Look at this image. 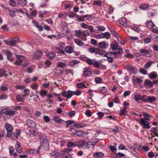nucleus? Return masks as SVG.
<instances>
[{
    "mask_svg": "<svg viewBox=\"0 0 158 158\" xmlns=\"http://www.w3.org/2000/svg\"><path fill=\"white\" fill-rule=\"evenodd\" d=\"M142 113L144 116V117L140 119L139 122V123L143 126V128H150L151 127L149 125L150 123L148 121L149 120V118H152V116L145 112H143Z\"/></svg>",
    "mask_w": 158,
    "mask_h": 158,
    "instance_id": "1",
    "label": "nucleus"
},
{
    "mask_svg": "<svg viewBox=\"0 0 158 158\" xmlns=\"http://www.w3.org/2000/svg\"><path fill=\"white\" fill-rule=\"evenodd\" d=\"M81 94V92L79 90H77L76 91L71 90H68L67 91L64 90L62 92V95L67 98L69 99L71 98L74 95L79 96Z\"/></svg>",
    "mask_w": 158,
    "mask_h": 158,
    "instance_id": "2",
    "label": "nucleus"
},
{
    "mask_svg": "<svg viewBox=\"0 0 158 158\" xmlns=\"http://www.w3.org/2000/svg\"><path fill=\"white\" fill-rule=\"evenodd\" d=\"M90 53H94L96 55L103 56L105 52L101 50L100 48H97L94 47L90 48L88 49Z\"/></svg>",
    "mask_w": 158,
    "mask_h": 158,
    "instance_id": "3",
    "label": "nucleus"
},
{
    "mask_svg": "<svg viewBox=\"0 0 158 158\" xmlns=\"http://www.w3.org/2000/svg\"><path fill=\"white\" fill-rule=\"evenodd\" d=\"M41 146L44 149L47 150L48 149V143L47 139L46 138H41L40 139Z\"/></svg>",
    "mask_w": 158,
    "mask_h": 158,
    "instance_id": "4",
    "label": "nucleus"
},
{
    "mask_svg": "<svg viewBox=\"0 0 158 158\" xmlns=\"http://www.w3.org/2000/svg\"><path fill=\"white\" fill-rule=\"evenodd\" d=\"M71 131L73 132V134L80 137L84 136L88 134L87 132H83L81 131H76L75 129H71Z\"/></svg>",
    "mask_w": 158,
    "mask_h": 158,
    "instance_id": "5",
    "label": "nucleus"
},
{
    "mask_svg": "<svg viewBox=\"0 0 158 158\" xmlns=\"http://www.w3.org/2000/svg\"><path fill=\"white\" fill-rule=\"evenodd\" d=\"M88 64L89 65H93L94 67L96 68H98L100 67V63L94 59H90Z\"/></svg>",
    "mask_w": 158,
    "mask_h": 158,
    "instance_id": "6",
    "label": "nucleus"
},
{
    "mask_svg": "<svg viewBox=\"0 0 158 158\" xmlns=\"http://www.w3.org/2000/svg\"><path fill=\"white\" fill-rule=\"evenodd\" d=\"M42 55V53L40 51L37 50L33 54L32 59L35 60H38L40 58Z\"/></svg>",
    "mask_w": 158,
    "mask_h": 158,
    "instance_id": "7",
    "label": "nucleus"
},
{
    "mask_svg": "<svg viewBox=\"0 0 158 158\" xmlns=\"http://www.w3.org/2000/svg\"><path fill=\"white\" fill-rule=\"evenodd\" d=\"M60 156L61 158H72L71 155L64 150L60 152Z\"/></svg>",
    "mask_w": 158,
    "mask_h": 158,
    "instance_id": "8",
    "label": "nucleus"
},
{
    "mask_svg": "<svg viewBox=\"0 0 158 158\" xmlns=\"http://www.w3.org/2000/svg\"><path fill=\"white\" fill-rule=\"evenodd\" d=\"M38 133L37 129H29L28 131V134L30 137H36Z\"/></svg>",
    "mask_w": 158,
    "mask_h": 158,
    "instance_id": "9",
    "label": "nucleus"
},
{
    "mask_svg": "<svg viewBox=\"0 0 158 158\" xmlns=\"http://www.w3.org/2000/svg\"><path fill=\"white\" fill-rule=\"evenodd\" d=\"M20 131L19 129H16L15 131H13L11 136V138L13 140L17 139L20 135Z\"/></svg>",
    "mask_w": 158,
    "mask_h": 158,
    "instance_id": "10",
    "label": "nucleus"
},
{
    "mask_svg": "<svg viewBox=\"0 0 158 158\" xmlns=\"http://www.w3.org/2000/svg\"><path fill=\"white\" fill-rule=\"evenodd\" d=\"M27 125L30 128H34L36 127L35 123L32 120L30 119H27L26 121Z\"/></svg>",
    "mask_w": 158,
    "mask_h": 158,
    "instance_id": "11",
    "label": "nucleus"
},
{
    "mask_svg": "<svg viewBox=\"0 0 158 158\" xmlns=\"http://www.w3.org/2000/svg\"><path fill=\"white\" fill-rule=\"evenodd\" d=\"M5 54L8 60L11 62H13L14 61V59L12 57V53L10 50H7L5 51Z\"/></svg>",
    "mask_w": 158,
    "mask_h": 158,
    "instance_id": "12",
    "label": "nucleus"
},
{
    "mask_svg": "<svg viewBox=\"0 0 158 158\" xmlns=\"http://www.w3.org/2000/svg\"><path fill=\"white\" fill-rule=\"evenodd\" d=\"M127 68V70L131 73L134 74L137 73L138 72V70L135 67L131 66L129 65Z\"/></svg>",
    "mask_w": 158,
    "mask_h": 158,
    "instance_id": "13",
    "label": "nucleus"
},
{
    "mask_svg": "<svg viewBox=\"0 0 158 158\" xmlns=\"http://www.w3.org/2000/svg\"><path fill=\"white\" fill-rule=\"evenodd\" d=\"M25 96V95L19 94L16 96V99L18 102H23L24 101Z\"/></svg>",
    "mask_w": 158,
    "mask_h": 158,
    "instance_id": "14",
    "label": "nucleus"
},
{
    "mask_svg": "<svg viewBox=\"0 0 158 158\" xmlns=\"http://www.w3.org/2000/svg\"><path fill=\"white\" fill-rule=\"evenodd\" d=\"M78 144L79 147L87 149V142H85L84 140H78Z\"/></svg>",
    "mask_w": 158,
    "mask_h": 158,
    "instance_id": "15",
    "label": "nucleus"
},
{
    "mask_svg": "<svg viewBox=\"0 0 158 158\" xmlns=\"http://www.w3.org/2000/svg\"><path fill=\"white\" fill-rule=\"evenodd\" d=\"M104 56H108L112 58H115L116 57V54L115 52H108L106 53H103V55Z\"/></svg>",
    "mask_w": 158,
    "mask_h": 158,
    "instance_id": "16",
    "label": "nucleus"
},
{
    "mask_svg": "<svg viewBox=\"0 0 158 158\" xmlns=\"http://www.w3.org/2000/svg\"><path fill=\"white\" fill-rule=\"evenodd\" d=\"M50 154L52 158H58L60 156V152H58L56 151H52Z\"/></svg>",
    "mask_w": 158,
    "mask_h": 158,
    "instance_id": "17",
    "label": "nucleus"
},
{
    "mask_svg": "<svg viewBox=\"0 0 158 158\" xmlns=\"http://www.w3.org/2000/svg\"><path fill=\"white\" fill-rule=\"evenodd\" d=\"M104 156V153L101 152H96L93 154V157L96 158H102Z\"/></svg>",
    "mask_w": 158,
    "mask_h": 158,
    "instance_id": "18",
    "label": "nucleus"
},
{
    "mask_svg": "<svg viewBox=\"0 0 158 158\" xmlns=\"http://www.w3.org/2000/svg\"><path fill=\"white\" fill-rule=\"evenodd\" d=\"M27 4V0H19L17 2L18 6L21 7L25 6Z\"/></svg>",
    "mask_w": 158,
    "mask_h": 158,
    "instance_id": "19",
    "label": "nucleus"
},
{
    "mask_svg": "<svg viewBox=\"0 0 158 158\" xmlns=\"http://www.w3.org/2000/svg\"><path fill=\"white\" fill-rule=\"evenodd\" d=\"M74 127L76 128H80L85 127L86 125L83 123H76L73 124Z\"/></svg>",
    "mask_w": 158,
    "mask_h": 158,
    "instance_id": "20",
    "label": "nucleus"
},
{
    "mask_svg": "<svg viewBox=\"0 0 158 158\" xmlns=\"http://www.w3.org/2000/svg\"><path fill=\"white\" fill-rule=\"evenodd\" d=\"M146 25L147 27L149 29L152 28L155 26V24L153 23L152 20L147 21L146 23Z\"/></svg>",
    "mask_w": 158,
    "mask_h": 158,
    "instance_id": "21",
    "label": "nucleus"
},
{
    "mask_svg": "<svg viewBox=\"0 0 158 158\" xmlns=\"http://www.w3.org/2000/svg\"><path fill=\"white\" fill-rule=\"evenodd\" d=\"M156 14V11L155 10L152 9H150L148 10V15L150 18H152Z\"/></svg>",
    "mask_w": 158,
    "mask_h": 158,
    "instance_id": "22",
    "label": "nucleus"
},
{
    "mask_svg": "<svg viewBox=\"0 0 158 158\" xmlns=\"http://www.w3.org/2000/svg\"><path fill=\"white\" fill-rule=\"evenodd\" d=\"M74 50L73 48L71 46H68L65 47V51L67 53L70 54L72 53Z\"/></svg>",
    "mask_w": 158,
    "mask_h": 158,
    "instance_id": "23",
    "label": "nucleus"
},
{
    "mask_svg": "<svg viewBox=\"0 0 158 158\" xmlns=\"http://www.w3.org/2000/svg\"><path fill=\"white\" fill-rule=\"evenodd\" d=\"M66 33L67 35L66 38L67 40H69L73 37V33L72 32L70 31L69 29H66Z\"/></svg>",
    "mask_w": 158,
    "mask_h": 158,
    "instance_id": "24",
    "label": "nucleus"
},
{
    "mask_svg": "<svg viewBox=\"0 0 158 158\" xmlns=\"http://www.w3.org/2000/svg\"><path fill=\"white\" fill-rule=\"evenodd\" d=\"M79 147L78 141L75 142V143L70 142L67 145V147L70 148L73 147Z\"/></svg>",
    "mask_w": 158,
    "mask_h": 158,
    "instance_id": "25",
    "label": "nucleus"
},
{
    "mask_svg": "<svg viewBox=\"0 0 158 158\" xmlns=\"http://www.w3.org/2000/svg\"><path fill=\"white\" fill-rule=\"evenodd\" d=\"M98 46L100 48H107L108 47V45L104 41H102L100 42L98 44Z\"/></svg>",
    "mask_w": 158,
    "mask_h": 158,
    "instance_id": "26",
    "label": "nucleus"
},
{
    "mask_svg": "<svg viewBox=\"0 0 158 158\" xmlns=\"http://www.w3.org/2000/svg\"><path fill=\"white\" fill-rule=\"evenodd\" d=\"M87 68H85V70L83 73V76L86 77H89L92 74L91 72L89 70H86Z\"/></svg>",
    "mask_w": 158,
    "mask_h": 158,
    "instance_id": "27",
    "label": "nucleus"
},
{
    "mask_svg": "<svg viewBox=\"0 0 158 158\" xmlns=\"http://www.w3.org/2000/svg\"><path fill=\"white\" fill-rule=\"evenodd\" d=\"M157 77V73L156 72H152L149 73V77L150 79H155Z\"/></svg>",
    "mask_w": 158,
    "mask_h": 158,
    "instance_id": "28",
    "label": "nucleus"
},
{
    "mask_svg": "<svg viewBox=\"0 0 158 158\" xmlns=\"http://www.w3.org/2000/svg\"><path fill=\"white\" fill-rule=\"evenodd\" d=\"M79 62V61H77L76 60H73L70 62V65L71 67H76Z\"/></svg>",
    "mask_w": 158,
    "mask_h": 158,
    "instance_id": "29",
    "label": "nucleus"
},
{
    "mask_svg": "<svg viewBox=\"0 0 158 158\" xmlns=\"http://www.w3.org/2000/svg\"><path fill=\"white\" fill-rule=\"evenodd\" d=\"M144 85H148L151 87H152L153 85V83L148 79H146L145 80Z\"/></svg>",
    "mask_w": 158,
    "mask_h": 158,
    "instance_id": "30",
    "label": "nucleus"
},
{
    "mask_svg": "<svg viewBox=\"0 0 158 158\" xmlns=\"http://www.w3.org/2000/svg\"><path fill=\"white\" fill-rule=\"evenodd\" d=\"M86 83V82H84L77 83V86L79 88H82L83 87L87 88V87L85 85Z\"/></svg>",
    "mask_w": 158,
    "mask_h": 158,
    "instance_id": "31",
    "label": "nucleus"
},
{
    "mask_svg": "<svg viewBox=\"0 0 158 158\" xmlns=\"http://www.w3.org/2000/svg\"><path fill=\"white\" fill-rule=\"evenodd\" d=\"M59 68L56 67L54 69V72L58 74L59 75H60V74H61L63 72V69H59Z\"/></svg>",
    "mask_w": 158,
    "mask_h": 158,
    "instance_id": "32",
    "label": "nucleus"
},
{
    "mask_svg": "<svg viewBox=\"0 0 158 158\" xmlns=\"http://www.w3.org/2000/svg\"><path fill=\"white\" fill-rule=\"evenodd\" d=\"M54 120L57 123H62L63 120L59 117L56 116H54L53 117Z\"/></svg>",
    "mask_w": 158,
    "mask_h": 158,
    "instance_id": "33",
    "label": "nucleus"
},
{
    "mask_svg": "<svg viewBox=\"0 0 158 158\" xmlns=\"http://www.w3.org/2000/svg\"><path fill=\"white\" fill-rule=\"evenodd\" d=\"M16 113V111L14 110H12L10 108H8L6 115L9 116H12L15 115Z\"/></svg>",
    "mask_w": 158,
    "mask_h": 158,
    "instance_id": "34",
    "label": "nucleus"
},
{
    "mask_svg": "<svg viewBox=\"0 0 158 158\" xmlns=\"http://www.w3.org/2000/svg\"><path fill=\"white\" fill-rule=\"evenodd\" d=\"M140 53L144 54L146 55L147 57H150V56L148 54V50L145 49H141L139 50Z\"/></svg>",
    "mask_w": 158,
    "mask_h": 158,
    "instance_id": "35",
    "label": "nucleus"
},
{
    "mask_svg": "<svg viewBox=\"0 0 158 158\" xmlns=\"http://www.w3.org/2000/svg\"><path fill=\"white\" fill-rule=\"evenodd\" d=\"M149 7V5L148 4H141L139 6V8L142 10H145L148 9Z\"/></svg>",
    "mask_w": 158,
    "mask_h": 158,
    "instance_id": "36",
    "label": "nucleus"
},
{
    "mask_svg": "<svg viewBox=\"0 0 158 158\" xmlns=\"http://www.w3.org/2000/svg\"><path fill=\"white\" fill-rule=\"evenodd\" d=\"M64 46L60 45L59 47H57L56 49L59 50L58 52L60 53L64 54L65 53L63 50Z\"/></svg>",
    "mask_w": 158,
    "mask_h": 158,
    "instance_id": "37",
    "label": "nucleus"
},
{
    "mask_svg": "<svg viewBox=\"0 0 158 158\" xmlns=\"http://www.w3.org/2000/svg\"><path fill=\"white\" fill-rule=\"evenodd\" d=\"M55 54L53 52H50L47 54V57L49 59H52L55 58Z\"/></svg>",
    "mask_w": 158,
    "mask_h": 158,
    "instance_id": "38",
    "label": "nucleus"
},
{
    "mask_svg": "<svg viewBox=\"0 0 158 158\" xmlns=\"http://www.w3.org/2000/svg\"><path fill=\"white\" fill-rule=\"evenodd\" d=\"M74 41L75 43L79 46H82L84 45V43L79 39H75Z\"/></svg>",
    "mask_w": 158,
    "mask_h": 158,
    "instance_id": "39",
    "label": "nucleus"
},
{
    "mask_svg": "<svg viewBox=\"0 0 158 158\" xmlns=\"http://www.w3.org/2000/svg\"><path fill=\"white\" fill-rule=\"evenodd\" d=\"M147 100V102L151 103L156 100V98L154 96H148Z\"/></svg>",
    "mask_w": 158,
    "mask_h": 158,
    "instance_id": "40",
    "label": "nucleus"
},
{
    "mask_svg": "<svg viewBox=\"0 0 158 158\" xmlns=\"http://www.w3.org/2000/svg\"><path fill=\"white\" fill-rule=\"evenodd\" d=\"M75 35L78 37L82 36V31L81 30H76Z\"/></svg>",
    "mask_w": 158,
    "mask_h": 158,
    "instance_id": "41",
    "label": "nucleus"
},
{
    "mask_svg": "<svg viewBox=\"0 0 158 158\" xmlns=\"http://www.w3.org/2000/svg\"><path fill=\"white\" fill-rule=\"evenodd\" d=\"M153 62L152 61H148L144 64L145 68L147 69L150 67Z\"/></svg>",
    "mask_w": 158,
    "mask_h": 158,
    "instance_id": "42",
    "label": "nucleus"
},
{
    "mask_svg": "<svg viewBox=\"0 0 158 158\" xmlns=\"http://www.w3.org/2000/svg\"><path fill=\"white\" fill-rule=\"evenodd\" d=\"M120 24L122 25H124V26H126L127 23L126 19L125 18H122L119 21Z\"/></svg>",
    "mask_w": 158,
    "mask_h": 158,
    "instance_id": "43",
    "label": "nucleus"
},
{
    "mask_svg": "<svg viewBox=\"0 0 158 158\" xmlns=\"http://www.w3.org/2000/svg\"><path fill=\"white\" fill-rule=\"evenodd\" d=\"M66 64L63 62H59L57 63V66L58 68H63L66 66Z\"/></svg>",
    "mask_w": 158,
    "mask_h": 158,
    "instance_id": "44",
    "label": "nucleus"
},
{
    "mask_svg": "<svg viewBox=\"0 0 158 158\" xmlns=\"http://www.w3.org/2000/svg\"><path fill=\"white\" fill-rule=\"evenodd\" d=\"M131 150L132 154L136 157L139 158L138 154L135 151V148H131Z\"/></svg>",
    "mask_w": 158,
    "mask_h": 158,
    "instance_id": "45",
    "label": "nucleus"
},
{
    "mask_svg": "<svg viewBox=\"0 0 158 158\" xmlns=\"http://www.w3.org/2000/svg\"><path fill=\"white\" fill-rule=\"evenodd\" d=\"M6 70L2 69H0V77H2L3 76H6Z\"/></svg>",
    "mask_w": 158,
    "mask_h": 158,
    "instance_id": "46",
    "label": "nucleus"
},
{
    "mask_svg": "<svg viewBox=\"0 0 158 158\" xmlns=\"http://www.w3.org/2000/svg\"><path fill=\"white\" fill-rule=\"evenodd\" d=\"M31 87L34 90H36L38 88L39 85L38 84L34 83L30 85Z\"/></svg>",
    "mask_w": 158,
    "mask_h": 158,
    "instance_id": "47",
    "label": "nucleus"
},
{
    "mask_svg": "<svg viewBox=\"0 0 158 158\" xmlns=\"http://www.w3.org/2000/svg\"><path fill=\"white\" fill-rule=\"evenodd\" d=\"M74 122L73 120H69L66 121L65 123L66 124V127L68 128L69 127V125L74 123Z\"/></svg>",
    "mask_w": 158,
    "mask_h": 158,
    "instance_id": "48",
    "label": "nucleus"
},
{
    "mask_svg": "<svg viewBox=\"0 0 158 158\" xmlns=\"http://www.w3.org/2000/svg\"><path fill=\"white\" fill-rule=\"evenodd\" d=\"M134 99L135 101H138L139 100H141V96L139 94H137L135 95Z\"/></svg>",
    "mask_w": 158,
    "mask_h": 158,
    "instance_id": "49",
    "label": "nucleus"
},
{
    "mask_svg": "<svg viewBox=\"0 0 158 158\" xmlns=\"http://www.w3.org/2000/svg\"><path fill=\"white\" fill-rule=\"evenodd\" d=\"M13 129H11V130L10 129H6L7 130V136L8 137H11V136L13 133L12 131H13Z\"/></svg>",
    "mask_w": 158,
    "mask_h": 158,
    "instance_id": "50",
    "label": "nucleus"
},
{
    "mask_svg": "<svg viewBox=\"0 0 158 158\" xmlns=\"http://www.w3.org/2000/svg\"><path fill=\"white\" fill-rule=\"evenodd\" d=\"M147 97L146 95H144L141 96V100L143 102H147Z\"/></svg>",
    "mask_w": 158,
    "mask_h": 158,
    "instance_id": "51",
    "label": "nucleus"
},
{
    "mask_svg": "<svg viewBox=\"0 0 158 158\" xmlns=\"http://www.w3.org/2000/svg\"><path fill=\"white\" fill-rule=\"evenodd\" d=\"M43 120L46 123L49 122L51 120L50 118L48 116L45 115L43 118Z\"/></svg>",
    "mask_w": 158,
    "mask_h": 158,
    "instance_id": "52",
    "label": "nucleus"
},
{
    "mask_svg": "<svg viewBox=\"0 0 158 158\" xmlns=\"http://www.w3.org/2000/svg\"><path fill=\"white\" fill-rule=\"evenodd\" d=\"M40 148L39 147L37 149H32L30 150V153H32V154H35L37 153H38L39 150H40Z\"/></svg>",
    "mask_w": 158,
    "mask_h": 158,
    "instance_id": "53",
    "label": "nucleus"
},
{
    "mask_svg": "<svg viewBox=\"0 0 158 158\" xmlns=\"http://www.w3.org/2000/svg\"><path fill=\"white\" fill-rule=\"evenodd\" d=\"M110 46L111 47L112 50L114 51L116 49H117V48L118 47V45L117 44L115 43L113 44H112L110 45Z\"/></svg>",
    "mask_w": 158,
    "mask_h": 158,
    "instance_id": "54",
    "label": "nucleus"
},
{
    "mask_svg": "<svg viewBox=\"0 0 158 158\" xmlns=\"http://www.w3.org/2000/svg\"><path fill=\"white\" fill-rule=\"evenodd\" d=\"M9 152L10 155H12L15 151L14 149L12 146H10L9 147Z\"/></svg>",
    "mask_w": 158,
    "mask_h": 158,
    "instance_id": "55",
    "label": "nucleus"
},
{
    "mask_svg": "<svg viewBox=\"0 0 158 158\" xmlns=\"http://www.w3.org/2000/svg\"><path fill=\"white\" fill-rule=\"evenodd\" d=\"M16 58L19 61H21L23 62V61L24 60V57L21 55H17Z\"/></svg>",
    "mask_w": 158,
    "mask_h": 158,
    "instance_id": "56",
    "label": "nucleus"
},
{
    "mask_svg": "<svg viewBox=\"0 0 158 158\" xmlns=\"http://www.w3.org/2000/svg\"><path fill=\"white\" fill-rule=\"evenodd\" d=\"M47 92L44 90H42L40 92V95L42 97H44L47 95Z\"/></svg>",
    "mask_w": 158,
    "mask_h": 158,
    "instance_id": "57",
    "label": "nucleus"
},
{
    "mask_svg": "<svg viewBox=\"0 0 158 158\" xmlns=\"http://www.w3.org/2000/svg\"><path fill=\"white\" fill-rule=\"evenodd\" d=\"M93 4L94 5H96L99 7H101L102 6V3L100 1H94Z\"/></svg>",
    "mask_w": 158,
    "mask_h": 158,
    "instance_id": "58",
    "label": "nucleus"
},
{
    "mask_svg": "<svg viewBox=\"0 0 158 158\" xmlns=\"http://www.w3.org/2000/svg\"><path fill=\"white\" fill-rule=\"evenodd\" d=\"M98 90L100 93L103 94L106 92V89L105 87H100L99 88Z\"/></svg>",
    "mask_w": 158,
    "mask_h": 158,
    "instance_id": "59",
    "label": "nucleus"
},
{
    "mask_svg": "<svg viewBox=\"0 0 158 158\" xmlns=\"http://www.w3.org/2000/svg\"><path fill=\"white\" fill-rule=\"evenodd\" d=\"M98 30L100 31H103L106 29V27L101 25L98 26L96 27Z\"/></svg>",
    "mask_w": 158,
    "mask_h": 158,
    "instance_id": "60",
    "label": "nucleus"
},
{
    "mask_svg": "<svg viewBox=\"0 0 158 158\" xmlns=\"http://www.w3.org/2000/svg\"><path fill=\"white\" fill-rule=\"evenodd\" d=\"M139 71L143 75H146L147 74V71L144 68H140Z\"/></svg>",
    "mask_w": 158,
    "mask_h": 158,
    "instance_id": "61",
    "label": "nucleus"
},
{
    "mask_svg": "<svg viewBox=\"0 0 158 158\" xmlns=\"http://www.w3.org/2000/svg\"><path fill=\"white\" fill-rule=\"evenodd\" d=\"M76 113V112L75 111L72 110L68 112V115H69L70 117H72L75 115Z\"/></svg>",
    "mask_w": 158,
    "mask_h": 158,
    "instance_id": "62",
    "label": "nucleus"
},
{
    "mask_svg": "<svg viewBox=\"0 0 158 158\" xmlns=\"http://www.w3.org/2000/svg\"><path fill=\"white\" fill-rule=\"evenodd\" d=\"M8 108H5L3 109H1L0 110V113H3L5 114H7V109H8Z\"/></svg>",
    "mask_w": 158,
    "mask_h": 158,
    "instance_id": "63",
    "label": "nucleus"
},
{
    "mask_svg": "<svg viewBox=\"0 0 158 158\" xmlns=\"http://www.w3.org/2000/svg\"><path fill=\"white\" fill-rule=\"evenodd\" d=\"M95 81L96 84H99L101 82L102 80L99 77H96L95 78Z\"/></svg>",
    "mask_w": 158,
    "mask_h": 158,
    "instance_id": "64",
    "label": "nucleus"
}]
</instances>
